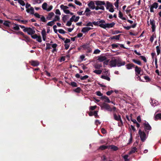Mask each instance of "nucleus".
<instances>
[{
	"instance_id": "nucleus-1",
	"label": "nucleus",
	"mask_w": 161,
	"mask_h": 161,
	"mask_svg": "<svg viewBox=\"0 0 161 161\" xmlns=\"http://www.w3.org/2000/svg\"><path fill=\"white\" fill-rule=\"evenodd\" d=\"M96 6V10H97L101 9L104 11L105 8L103 5H106V3L104 1H95Z\"/></svg>"
},
{
	"instance_id": "nucleus-2",
	"label": "nucleus",
	"mask_w": 161,
	"mask_h": 161,
	"mask_svg": "<svg viewBox=\"0 0 161 161\" xmlns=\"http://www.w3.org/2000/svg\"><path fill=\"white\" fill-rule=\"evenodd\" d=\"M115 23L112 22L111 23H103L100 25V27L104 29L106 28H110L114 27L115 25Z\"/></svg>"
},
{
	"instance_id": "nucleus-3",
	"label": "nucleus",
	"mask_w": 161,
	"mask_h": 161,
	"mask_svg": "<svg viewBox=\"0 0 161 161\" xmlns=\"http://www.w3.org/2000/svg\"><path fill=\"white\" fill-rule=\"evenodd\" d=\"M138 133L140 136L141 141L142 142H144L147 138L146 133L144 131H142L141 129H139Z\"/></svg>"
},
{
	"instance_id": "nucleus-4",
	"label": "nucleus",
	"mask_w": 161,
	"mask_h": 161,
	"mask_svg": "<svg viewBox=\"0 0 161 161\" xmlns=\"http://www.w3.org/2000/svg\"><path fill=\"white\" fill-rule=\"evenodd\" d=\"M100 106L102 109H105L111 112L112 111V108L110 107V105L105 103H103Z\"/></svg>"
},
{
	"instance_id": "nucleus-5",
	"label": "nucleus",
	"mask_w": 161,
	"mask_h": 161,
	"mask_svg": "<svg viewBox=\"0 0 161 161\" xmlns=\"http://www.w3.org/2000/svg\"><path fill=\"white\" fill-rule=\"evenodd\" d=\"M143 127L145 130V132L147 134H148L149 131H147V130H151L152 128L150 125L148 124L147 122H146L145 123H143Z\"/></svg>"
},
{
	"instance_id": "nucleus-6",
	"label": "nucleus",
	"mask_w": 161,
	"mask_h": 161,
	"mask_svg": "<svg viewBox=\"0 0 161 161\" xmlns=\"http://www.w3.org/2000/svg\"><path fill=\"white\" fill-rule=\"evenodd\" d=\"M116 63L117 66L118 67L124 65L125 64V61H122V59L119 58H118L117 59H116Z\"/></svg>"
},
{
	"instance_id": "nucleus-7",
	"label": "nucleus",
	"mask_w": 161,
	"mask_h": 161,
	"mask_svg": "<svg viewBox=\"0 0 161 161\" xmlns=\"http://www.w3.org/2000/svg\"><path fill=\"white\" fill-rule=\"evenodd\" d=\"M95 1H91L88 4V6L90 9H94L96 8V7L95 5Z\"/></svg>"
},
{
	"instance_id": "nucleus-8",
	"label": "nucleus",
	"mask_w": 161,
	"mask_h": 161,
	"mask_svg": "<svg viewBox=\"0 0 161 161\" xmlns=\"http://www.w3.org/2000/svg\"><path fill=\"white\" fill-rule=\"evenodd\" d=\"M135 72L136 75H142V74H141V68L137 66H136L135 67Z\"/></svg>"
},
{
	"instance_id": "nucleus-9",
	"label": "nucleus",
	"mask_w": 161,
	"mask_h": 161,
	"mask_svg": "<svg viewBox=\"0 0 161 161\" xmlns=\"http://www.w3.org/2000/svg\"><path fill=\"white\" fill-rule=\"evenodd\" d=\"M150 24L152 25L151 28L152 32H154L155 30L156 26L155 21L153 19H150Z\"/></svg>"
},
{
	"instance_id": "nucleus-10",
	"label": "nucleus",
	"mask_w": 161,
	"mask_h": 161,
	"mask_svg": "<svg viewBox=\"0 0 161 161\" xmlns=\"http://www.w3.org/2000/svg\"><path fill=\"white\" fill-rule=\"evenodd\" d=\"M105 23V21L104 20H101L97 21H95L92 22V23L94 25L99 26H100V25L103 23Z\"/></svg>"
},
{
	"instance_id": "nucleus-11",
	"label": "nucleus",
	"mask_w": 161,
	"mask_h": 161,
	"mask_svg": "<svg viewBox=\"0 0 161 161\" xmlns=\"http://www.w3.org/2000/svg\"><path fill=\"white\" fill-rule=\"evenodd\" d=\"M158 3H154L151 6L150 8V12H154L153 8L156 9L158 7Z\"/></svg>"
},
{
	"instance_id": "nucleus-12",
	"label": "nucleus",
	"mask_w": 161,
	"mask_h": 161,
	"mask_svg": "<svg viewBox=\"0 0 161 161\" xmlns=\"http://www.w3.org/2000/svg\"><path fill=\"white\" fill-rule=\"evenodd\" d=\"M30 63L33 66H37L39 64V63L37 60H31L30 61Z\"/></svg>"
},
{
	"instance_id": "nucleus-13",
	"label": "nucleus",
	"mask_w": 161,
	"mask_h": 161,
	"mask_svg": "<svg viewBox=\"0 0 161 161\" xmlns=\"http://www.w3.org/2000/svg\"><path fill=\"white\" fill-rule=\"evenodd\" d=\"M113 114L114 119L116 121H119V120H120V119L121 118V115L119 114L117 115L115 112L113 113Z\"/></svg>"
},
{
	"instance_id": "nucleus-14",
	"label": "nucleus",
	"mask_w": 161,
	"mask_h": 161,
	"mask_svg": "<svg viewBox=\"0 0 161 161\" xmlns=\"http://www.w3.org/2000/svg\"><path fill=\"white\" fill-rule=\"evenodd\" d=\"M13 31L14 32V33L16 34L17 35L20 34L22 36H23V37L25 38L26 39H28V37L27 36H25L24 35V33L22 31H19L18 32H16L14 31Z\"/></svg>"
},
{
	"instance_id": "nucleus-15",
	"label": "nucleus",
	"mask_w": 161,
	"mask_h": 161,
	"mask_svg": "<svg viewBox=\"0 0 161 161\" xmlns=\"http://www.w3.org/2000/svg\"><path fill=\"white\" fill-rule=\"evenodd\" d=\"M110 65L111 67H115L117 65L116 59H113L110 61Z\"/></svg>"
},
{
	"instance_id": "nucleus-16",
	"label": "nucleus",
	"mask_w": 161,
	"mask_h": 161,
	"mask_svg": "<svg viewBox=\"0 0 161 161\" xmlns=\"http://www.w3.org/2000/svg\"><path fill=\"white\" fill-rule=\"evenodd\" d=\"M91 12L89 8H87L85 11L84 13L83 14V15L86 14V16L88 17L90 16L91 14Z\"/></svg>"
},
{
	"instance_id": "nucleus-17",
	"label": "nucleus",
	"mask_w": 161,
	"mask_h": 161,
	"mask_svg": "<svg viewBox=\"0 0 161 161\" xmlns=\"http://www.w3.org/2000/svg\"><path fill=\"white\" fill-rule=\"evenodd\" d=\"M109 148L114 151H116L119 149L118 147L113 145L108 146V149Z\"/></svg>"
},
{
	"instance_id": "nucleus-18",
	"label": "nucleus",
	"mask_w": 161,
	"mask_h": 161,
	"mask_svg": "<svg viewBox=\"0 0 161 161\" xmlns=\"http://www.w3.org/2000/svg\"><path fill=\"white\" fill-rule=\"evenodd\" d=\"M92 29L93 28H90L89 27H85L83 28L82 29L81 31L82 32L84 33H85L88 32L89 30Z\"/></svg>"
},
{
	"instance_id": "nucleus-19",
	"label": "nucleus",
	"mask_w": 161,
	"mask_h": 161,
	"mask_svg": "<svg viewBox=\"0 0 161 161\" xmlns=\"http://www.w3.org/2000/svg\"><path fill=\"white\" fill-rule=\"evenodd\" d=\"M41 34L42 36L43 40L45 41L46 38V30L45 29H43L42 30Z\"/></svg>"
},
{
	"instance_id": "nucleus-20",
	"label": "nucleus",
	"mask_w": 161,
	"mask_h": 161,
	"mask_svg": "<svg viewBox=\"0 0 161 161\" xmlns=\"http://www.w3.org/2000/svg\"><path fill=\"white\" fill-rule=\"evenodd\" d=\"M26 11L28 13H30L31 14H34V8L32 7H31L29 9H27Z\"/></svg>"
},
{
	"instance_id": "nucleus-21",
	"label": "nucleus",
	"mask_w": 161,
	"mask_h": 161,
	"mask_svg": "<svg viewBox=\"0 0 161 161\" xmlns=\"http://www.w3.org/2000/svg\"><path fill=\"white\" fill-rule=\"evenodd\" d=\"M35 33V30H33L31 27L28 28V30L27 33L29 35H32L34 34Z\"/></svg>"
},
{
	"instance_id": "nucleus-22",
	"label": "nucleus",
	"mask_w": 161,
	"mask_h": 161,
	"mask_svg": "<svg viewBox=\"0 0 161 161\" xmlns=\"http://www.w3.org/2000/svg\"><path fill=\"white\" fill-rule=\"evenodd\" d=\"M101 98L102 100L105 99V102H107L108 103H110L111 102V101H110L109 98L105 96H102L101 97Z\"/></svg>"
},
{
	"instance_id": "nucleus-23",
	"label": "nucleus",
	"mask_w": 161,
	"mask_h": 161,
	"mask_svg": "<svg viewBox=\"0 0 161 161\" xmlns=\"http://www.w3.org/2000/svg\"><path fill=\"white\" fill-rule=\"evenodd\" d=\"M107 58L105 56H100L98 57L97 60L100 62H102L105 60Z\"/></svg>"
},
{
	"instance_id": "nucleus-24",
	"label": "nucleus",
	"mask_w": 161,
	"mask_h": 161,
	"mask_svg": "<svg viewBox=\"0 0 161 161\" xmlns=\"http://www.w3.org/2000/svg\"><path fill=\"white\" fill-rule=\"evenodd\" d=\"M54 13L53 12L49 13L47 17V19L48 20H51L52 17L54 16Z\"/></svg>"
},
{
	"instance_id": "nucleus-25",
	"label": "nucleus",
	"mask_w": 161,
	"mask_h": 161,
	"mask_svg": "<svg viewBox=\"0 0 161 161\" xmlns=\"http://www.w3.org/2000/svg\"><path fill=\"white\" fill-rule=\"evenodd\" d=\"M121 35V34H119L118 35L113 36L111 37L110 39L111 40L115 39L116 40H119Z\"/></svg>"
},
{
	"instance_id": "nucleus-26",
	"label": "nucleus",
	"mask_w": 161,
	"mask_h": 161,
	"mask_svg": "<svg viewBox=\"0 0 161 161\" xmlns=\"http://www.w3.org/2000/svg\"><path fill=\"white\" fill-rule=\"evenodd\" d=\"M135 65L132 63L126 65V68L128 69H131L132 67H134Z\"/></svg>"
},
{
	"instance_id": "nucleus-27",
	"label": "nucleus",
	"mask_w": 161,
	"mask_h": 161,
	"mask_svg": "<svg viewBox=\"0 0 161 161\" xmlns=\"http://www.w3.org/2000/svg\"><path fill=\"white\" fill-rule=\"evenodd\" d=\"M114 7V6L109 1H107L106 2V8L107 9H108L109 8H111Z\"/></svg>"
},
{
	"instance_id": "nucleus-28",
	"label": "nucleus",
	"mask_w": 161,
	"mask_h": 161,
	"mask_svg": "<svg viewBox=\"0 0 161 161\" xmlns=\"http://www.w3.org/2000/svg\"><path fill=\"white\" fill-rule=\"evenodd\" d=\"M158 119H161V113L157 114L154 117V120H157Z\"/></svg>"
},
{
	"instance_id": "nucleus-29",
	"label": "nucleus",
	"mask_w": 161,
	"mask_h": 161,
	"mask_svg": "<svg viewBox=\"0 0 161 161\" xmlns=\"http://www.w3.org/2000/svg\"><path fill=\"white\" fill-rule=\"evenodd\" d=\"M108 149V146H105L103 145L99 147V149L102 150H105L106 149Z\"/></svg>"
},
{
	"instance_id": "nucleus-30",
	"label": "nucleus",
	"mask_w": 161,
	"mask_h": 161,
	"mask_svg": "<svg viewBox=\"0 0 161 161\" xmlns=\"http://www.w3.org/2000/svg\"><path fill=\"white\" fill-rule=\"evenodd\" d=\"M136 150L137 148L136 147H133L129 152V154L130 155L135 153L136 151Z\"/></svg>"
},
{
	"instance_id": "nucleus-31",
	"label": "nucleus",
	"mask_w": 161,
	"mask_h": 161,
	"mask_svg": "<svg viewBox=\"0 0 161 161\" xmlns=\"http://www.w3.org/2000/svg\"><path fill=\"white\" fill-rule=\"evenodd\" d=\"M102 66L101 64H97L94 65V67L97 69H100Z\"/></svg>"
},
{
	"instance_id": "nucleus-32",
	"label": "nucleus",
	"mask_w": 161,
	"mask_h": 161,
	"mask_svg": "<svg viewBox=\"0 0 161 161\" xmlns=\"http://www.w3.org/2000/svg\"><path fill=\"white\" fill-rule=\"evenodd\" d=\"M160 49L161 47L160 46H158L156 47V51L158 55H159L160 53Z\"/></svg>"
},
{
	"instance_id": "nucleus-33",
	"label": "nucleus",
	"mask_w": 161,
	"mask_h": 161,
	"mask_svg": "<svg viewBox=\"0 0 161 161\" xmlns=\"http://www.w3.org/2000/svg\"><path fill=\"white\" fill-rule=\"evenodd\" d=\"M132 61L139 65H141L142 64L141 62L139 60H137L135 59H133L132 60Z\"/></svg>"
},
{
	"instance_id": "nucleus-34",
	"label": "nucleus",
	"mask_w": 161,
	"mask_h": 161,
	"mask_svg": "<svg viewBox=\"0 0 161 161\" xmlns=\"http://www.w3.org/2000/svg\"><path fill=\"white\" fill-rule=\"evenodd\" d=\"M17 21L22 23L23 24H26L27 22V20H21L19 19H18L16 20Z\"/></svg>"
},
{
	"instance_id": "nucleus-35",
	"label": "nucleus",
	"mask_w": 161,
	"mask_h": 161,
	"mask_svg": "<svg viewBox=\"0 0 161 161\" xmlns=\"http://www.w3.org/2000/svg\"><path fill=\"white\" fill-rule=\"evenodd\" d=\"M56 21L55 20H53L48 22L47 24V25L48 26H52L55 23L54 22Z\"/></svg>"
},
{
	"instance_id": "nucleus-36",
	"label": "nucleus",
	"mask_w": 161,
	"mask_h": 161,
	"mask_svg": "<svg viewBox=\"0 0 161 161\" xmlns=\"http://www.w3.org/2000/svg\"><path fill=\"white\" fill-rule=\"evenodd\" d=\"M14 25L15 26H14L13 29L15 31H18L20 29L19 28V25L18 24H14Z\"/></svg>"
},
{
	"instance_id": "nucleus-37",
	"label": "nucleus",
	"mask_w": 161,
	"mask_h": 161,
	"mask_svg": "<svg viewBox=\"0 0 161 161\" xmlns=\"http://www.w3.org/2000/svg\"><path fill=\"white\" fill-rule=\"evenodd\" d=\"M101 78L103 79L106 80L108 81H109L110 80V78L107 76L102 75L101 76Z\"/></svg>"
},
{
	"instance_id": "nucleus-38",
	"label": "nucleus",
	"mask_w": 161,
	"mask_h": 161,
	"mask_svg": "<svg viewBox=\"0 0 161 161\" xmlns=\"http://www.w3.org/2000/svg\"><path fill=\"white\" fill-rule=\"evenodd\" d=\"M33 1V3L34 4H36V3H41L42 0H32Z\"/></svg>"
},
{
	"instance_id": "nucleus-39",
	"label": "nucleus",
	"mask_w": 161,
	"mask_h": 161,
	"mask_svg": "<svg viewBox=\"0 0 161 161\" xmlns=\"http://www.w3.org/2000/svg\"><path fill=\"white\" fill-rule=\"evenodd\" d=\"M47 4L46 3H44L42 5V8L44 10H46Z\"/></svg>"
},
{
	"instance_id": "nucleus-40",
	"label": "nucleus",
	"mask_w": 161,
	"mask_h": 161,
	"mask_svg": "<svg viewBox=\"0 0 161 161\" xmlns=\"http://www.w3.org/2000/svg\"><path fill=\"white\" fill-rule=\"evenodd\" d=\"M93 72L94 73H96L97 74L99 75L102 72V70H101L96 69V70H94L93 71Z\"/></svg>"
},
{
	"instance_id": "nucleus-41",
	"label": "nucleus",
	"mask_w": 161,
	"mask_h": 161,
	"mask_svg": "<svg viewBox=\"0 0 161 161\" xmlns=\"http://www.w3.org/2000/svg\"><path fill=\"white\" fill-rule=\"evenodd\" d=\"M122 156L124 159L125 161H129V159L128 158L129 157L128 155H126L124 156L122 155Z\"/></svg>"
},
{
	"instance_id": "nucleus-42",
	"label": "nucleus",
	"mask_w": 161,
	"mask_h": 161,
	"mask_svg": "<svg viewBox=\"0 0 161 161\" xmlns=\"http://www.w3.org/2000/svg\"><path fill=\"white\" fill-rule=\"evenodd\" d=\"M18 3H19L22 6H23L25 5V3L24 1L23 0H18Z\"/></svg>"
},
{
	"instance_id": "nucleus-43",
	"label": "nucleus",
	"mask_w": 161,
	"mask_h": 161,
	"mask_svg": "<svg viewBox=\"0 0 161 161\" xmlns=\"http://www.w3.org/2000/svg\"><path fill=\"white\" fill-rule=\"evenodd\" d=\"M60 8L62 10L67 9L69 8V7L66 6H64L63 4H61L60 6Z\"/></svg>"
},
{
	"instance_id": "nucleus-44",
	"label": "nucleus",
	"mask_w": 161,
	"mask_h": 161,
	"mask_svg": "<svg viewBox=\"0 0 161 161\" xmlns=\"http://www.w3.org/2000/svg\"><path fill=\"white\" fill-rule=\"evenodd\" d=\"M98 111H95L93 112V115H94L95 118H99V116L97 114Z\"/></svg>"
},
{
	"instance_id": "nucleus-45",
	"label": "nucleus",
	"mask_w": 161,
	"mask_h": 161,
	"mask_svg": "<svg viewBox=\"0 0 161 161\" xmlns=\"http://www.w3.org/2000/svg\"><path fill=\"white\" fill-rule=\"evenodd\" d=\"M73 87H76L77 86V83L75 82H72L69 84Z\"/></svg>"
},
{
	"instance_id": "nucleus-46",
	"label": "nucleus",
	"mask_w": 161,
	"mask_h": 161,
	"mask_svg": "<svg viewBox=\"0 0 161 161\" xmlns=\"http://www.w3.org/2000/svg\"><path fill=\"white\" fill-rule=\"evenodd\" d=\"M119 44H113L111 45L113 49L115 48H118L119 47L118 45Z\"/></svg>"
},
{
	"instance_id": "nucleus-47",
	"label": "nucleus",
	"mask_w": 161,
	"mask_h": 161,
	"mask_svg": "<svg viewBox=\"0 0 161 161\" xmlns=\"http://www.w3.org/2000/svg\"><path fill=\"white\" fill-rule=\"evenodd\" d=\"M51 46V44L49 43H46V50H49L51 48L50 46Z\"/></svg>"
},
{
	"instance_id": "nucleus-48",
	"label": "nucleus",
	"mask_w": 161,
	"mask_h": 161,
	"mask_svg": "<svg viewBox=\"0 0 161 161\" xmlns=\"http://www.w3.org/2000/svg\"><path fill=\"white\" fill-rule=\"evenodd\" d=\"M9 23V22L8 21H5V22L3 23V24L4 25L6 26L10 27Z\"/></svg>"
},
{
	"instance_id": "nucleus-49",
	"label": "nucleus",
	"mask_w": 161,
	"mask_h": 161,
	"mask_svg": "<svg viewBox=\"0 0 161 161\" xmlns=\"http://www.w3.org/2000/svg\"><path fill=\"white\" fill-rule=\"evenodd\" d=\"M89 77V76L87 75H85L83 76H81L80 79L81 80H84L87 79Z\"/></svg>"
},
{
	"instance_id": "nucleus-50",
	"label": "nucleus",
	"mask_w": 161,
	"mask_h": 161,
	"mask_svg": "<svg viewBox=\"0 0 161 161\" xmlns=\"http://www.w3.org/2000/svg\"><path fill=\"white\" fill-rule=\"evenodd\" d=\"M81 90V88L79 87H77L74 90V91L77 93H79L80 92Z\"/></svg>"
},
{
	"instance_id": "nucleus-51",
	"label": "nucleus",
	"mask_w": 161,
	"mask_h": 161,
	"mask_svg": "<svg viewBox=\"0 0 161 161\" xmlns=\"http://www.w3.org/2000/svg\"><path fill=\"white\" fill-rule=\"evenodd\" d=\"M144 79L146 80V82H149L151 80V79L148 76H144Z\"/></svg>"
},
{
	"instance_id": "nucleus-52",
	"label": "nucleus",
	"mask_w": 161,
	"mask_h": 161,
	"mask_svg": "<svg viewBox=\"0 0 161 161\" xmlns=\"http://www.w3.org/2000/svg\"><path fill=\"white\" fill-rule=\"evenodd\" d=\"M75 3L80 6H81L82 5V3L78 1L77 0H74Z\"/></svg>"
},
{
	"instance_id": "nucleus-53",
	"label": "nucleus",
	"mask_w": 161,
	"mask_h": 161,
	"mask_svg": "<svg viewBox=\"0 0 161 161\" xmlns=\"http://www.w3.org/2000/svg\"><path fill=\"white\" fill-rule=\"evenodd\" d=\"M140 58L144 62H147V59L145 57L143 56H140Z\"/></svg>"
},
{
	"instance_id": "nucleus-54",
	"label": "nucleus",
	"mask_w": 161,
	"mask_h": 161,
	"mask_svg": "<svg viewBox=\"0 0 161 161\" xmlns=\"http://www.w3.org/2000/svg\"><path fill=\"white\" fill-rule=\"evenodd\" d=\"M58 32L61 34H65L66 33V32L64 30L62 29H60L58 30Z\"/></svg>"
},
{
	"instance_id": "nucleus-55",
	"label": "nucleus",
	"mask_w": 161,
	"mask_h": 161,
	"mask_svg": "<svg viewBox=\"0 0 161 161\" xmlns=\"http://www.w3.org/2000/svg\"><path fill=\"white\" fill-rule=\"evenodd\" d=\"M36 41L39 42H41L42 41V38L41 36H38V37L36 38Z\"/></svg>"
},
{
	"instance_id": "nucleus-56",
	"label": "nucleus",
	"mask_w": 161,
	"mask_h": 161,
	"mask_svg": "<svg viewBox=\"0 0 161 161\" xmlns=\"http://www.w3.org/2000/svg\"><path fill=\"white\" fill-rule=\"evenodd\" d=\"M97 107V106H91L90 107V110H94Z\"/></svg>"
},
{
	"instance_id": "nucleus-57",
	"label": "nucleus",
	"mask_w": 161,
	"mask_h": 161,
	"mask_svg": "<svg viewBox=\"0 0 161 161\" xmlns=\"http://www.w3.org/2000/svg\"><path fill=\"white\" fill-rule=\"evenodd\" d=\"M100 51H101L99 49H96L94 51L93 53L95 54H98L100 52Z\"/></svg>"
},
{
	"instance_id": "nucleus-58",
	"label": "nucleus",
	"mask_w": 161,
	"mask_h": 161,
	"mask_svg": "<svg viewBox=\"0 0 161 161\" xmlns=\"http://www.w3.org/2000/svg\"><path fill=\"white\" fill-rule=\"evenodd\" d=\"M65 56H62L61 57L60 59H59V61L60 62H62V61H64L65 60Z\"/></svg>"
},
{
	"instance_id": "nucleus-59",
	"label": "nucleus",
	"mask_w": 161,
	"mask_h": 161,
	"mask_svg": "<svg viewBox=\"0 0 161 161\" xmlns=\"http://www.w3.org/2000/svg\"><path fill=\"white\" fill-rule=\"evenodd\" d=\"M53 20H55L56 21H59L60 20V17L58 15H56L55 16L54 19Z\"/></svg>"
},
{
	"instance_id": "nucleus-60",
	"label": "nucleus",
	"mask_w": 161,
	"mask_h": 161,
	"mask_svg": "<svg viewBox=\"0 0 161 161\" xmlns=\"http://www.w3.org/2000/svg\"><path fill=\"white\" fill-rule=\"evenodd\" d=\"M67 15H64L62 18V20L64 22H65L67 20Z\"/></svg>"
},
{
	"instance_id": "nucleus-61",
	"label": "nucleus",
	"mask_w": 161,
	"mask_h": 161,
	"mask_svg": "<svg viewBox=\"0 0 161 161\" xmlns=\"http://www.w3.org/2000/svg\"><path fill=\"white\" fill-rule=\"evenodd\" d=\"M89 47L88 46V45L87 44L83 45L81 46L82 47L85 49H87V48H88Z\"/></svg>"
},
{
	"instance_id": "nucleus-62",
	"label": "nucleus",
	"mask_w": 161,
	"mask_h": 161,
	"mask_svg": "<svg viewBox=\"0 0 161 161\" xmlns=\"http://www.w3.org/2000/svg\"><path fill=\"white\" fill-rule=\"evenodd\" d=\"M114 92V91L113 90H111L110 91H108L106 92V94L108 96L110 95L112 93Z\"/></svg>"
},
{
	"instance_id": "nucleus-63",
	"label": "nucleus",
	"mask_w": 161,
	"mask_h": 161,
	"mask_svg": "<svg viewBox=\"0 0 161 161\" xmlns=\"http://www.w3.org/2000/svg\"><path fill=\"white\" fill-rule=\"evenodd\" d=\"M96 94L97 95L99 96H102L103 94H102L99 91H98L96 92Z\"/></svg>"
},
{
	"instance_id": "nucleus-64",
	"label": "nucleus",
	"mask_w": 161,
	"mask_h": 161,
	"mask_svg": "<svg viewBox=\"0 0 161 161\" xmlns=\"http://www.w3.org/2000/svg\"><path fill=\"white\" fill-rule=\"evenodd\" d=\"M41 20L43 22H46V20L45 18V17L42 16L41 18Z\"/></svg>"
}]
</instances>
